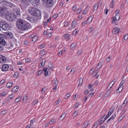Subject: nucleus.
I'll return each instance as SVG.
<instances>
[{
  "label": "nucleus",
  "mask_w": 128,
  "mask_h": 128,
  "mask_svg": "<svg viewBox=\"0 0 128 128\" xmlns=\"http://www.w3.org/2000/svg\"><path fill=\"white\" fill-rule=\"evenodd\" d=\"M0 26L4 30H8L10 28V26L8 23L2 20H1L0 21Z\"/></svg>",
  "instance_id": "f257e3e1"
},
{
  "label": "nucleus",
  "mask_w": 128,
  "mask_h": 128,
  "mask_svg": "<svg viewBox=\"0 0 128 128\" xmlns=\"http://www.w3.org/2000/svg\"><path fill=\"white\" fill-rule=\"evenodd\" d=\"M28 11L33 16H40V11L34 7L30 8Z\"/></svg>",
  "instance_id": "f03ea898"
},
{
  "label": "nucleus",
  "mask_w": 128,
  "mask_h": 128,
  "mask_svg": "<svg viewBox=\"0 0 128 128\" xmlns=\"http://www.w3.org/2000/svg\"><path fill=\"white\" fill-rule=\"evenodd\" d=\"M9 12V9L5 7H0V16H4L7 15L8 13Z\"/></svg>",
  "instance_id": "7ed1b4c3"
},
{
  "label": "nucleus",
  "mask_w": 128,
  "mask_h": 128,
  "mask_svg": "<svg viewBox=\"0 0 128 128\" xmlns=\"http://www.w3.org/2000/svg\"><path fill=\"white\" fill-rule=\"evenodd\" d=\"M7 14L6 16V18L8 20L12 21L16 18L15 14L13 13H9V12Z\"/></svg>",
  "instance_id": "20e7f679"
},
{
  "label": "nucleus",
  "mask_w": 128,
  "mask_h": 128,
  "mask_svg": "<svg viewBox=\"0 0 128 128\" xmlns=\"http://www.w3.org/2000/svg\"><path fill=\"white\" fill-rule=\"evenodd\" d=\"M29 28V26L28 24L24 23L22 24L18 29L20 30L24 31L27 30Z\"/></svg>",
  "instance_id": "39448f33"
},
{
  "label": "nucleus",
  "mask_w": 128,
  "mask_h": 128,
  "mask_svg": "<svg viewBox=\"0 0 128 128\" xmlns=\"http://www.w3.org/2000/svg\"><path fill=\"white\" fill-rule=\"evenodd\" d=\"M49 7H51L53 5L54 3L53 0H42Z\"/></svg>",
  "instance_id": "423d86ee"
},
{
  "label": "nucleus",
  "mask_w": 128,
  "mask_h": 128,
  "mask_svg": "<svg viewBox=\"0 0 128 128\" xmlns=\"http://www.w3.org/2000/svg\"><path fill=\"white\" fill-rule=\"evenodd\" d=\"M24 23V21L22 20L18 19L16 22V27L18 28L20 27V26H21Z\"/></svg>",
  "instance_id": "0eeeda50"
},
{
  "label": "nucleus",
  "mask_w": 128,
  "mask_h": 128,
  "mask_svg": "<svg viewBox=\"0 0 128 128\" xmlns=\"http://www.w3.org/2000/svg\"><path fill=\"white\" fill-rule=\"evenodd\" d=\"M6 57L4 56L1 55H0V62L4 63L6 61Z\"/></svg>",
  "instance_id": "6e6552de"
},
{
  "label": "nucleus",
  "mask_w": 128,
  "mask_h": 128,
  "mask_svg": "<svg viewBox=\"0 0 128 128\" xmlns=\"http://www.w3.org/2000/svg\"><path fill=\"white\" fill-rule=\"evenodd\" d=\"M9 68V66L8 64H4L2 66V70L3 71H6Z\"/></svg>",
  "instance_id": "1a4fd4ad"
},
{
  "label": "nucleus",
  "mask_w": 128,
  "mask_h": 128,
  "mask_svg": "<svg viewBox=\"0 0 128 128\" xmlns=\"http://www.w3.org/2000/svg\"><path fill=\"white\" fill-rule=\"evenodd\" d=\"M105 116V115H104L103 117L100 118L98 120L97 122H98V124H100V125H101L105 120H106L104 118Z\"/></svg>",
  "instance_id": "9d476101"
},
{
  "label": "nucleus",
  "mask_w": 128,
  "mask_h": 128,
  "mask_svg": "<svg viewBox=\"0 0 128 128\" xmlns=\"http://www.w3.org/2000/svg\"><path fill=\"white\" fill-rule=\"evenodd\" d=\"M31 37L32 38V41L35 42L37 40L38 38V36L35 34H34L31 35Z\"/></svg>",
  "instance_id": "9b49d317"
},
{
  "label": "nucleus",
  "mask_w": 128,
  "mask_h": 128,
  "mask_svg": "<svg viewBox=\"0 0 128 128\" xmlns=\"http://www.w3.org/2000/svg\"><path fill=\"white\" fill-rule=\"evenodd\" d=\"M40 16L35 15L34 16V17H32V22H33L36 21L39 19V16Z\"/></svg>",
  "instance_id": "f8f14e48"
},
{
  "label": "nucleus",
  "mask_w": 128,
  "mask_h": 128,
  "mask_svg": "<svg viewBox=\"0 0 128 128\" xmlns=\"http://www.w3.org/2000/svg\"><path fill=\"white\" fill-rule=\"evenodd\" d=\"M120 14H116L114 18H113V20L112 21V23H114V22L115 21L118 20L120 19Z\"/></svg>",
  "instance_id": "ddd939ff"
},
{
  "label": "nucleus",
  "mask_w": 128,
  "mask_h": 128,
  "mask_svg": "<svg viewBox=\"0 0 128 128\" xmlns=\"http://www.w3.org/2000/svg\"><path fill=\"white\" fill-rule=\"evenodd\" d=\"M120 31V29L117 28H115L112 30V32L114 34H116L118 33Z\"/></svg>",
  "instance_id": "4468645a"
},
{
  "label": "nucleus",
  "mask_w": 128,
  "mask_h": 128,
  "mask_svg": "<svg viewBox=\"0 0 128 128\" xmlns=\"http://www.w3.org/2000/svg\"><path fill=\"white\" fill-rule=\"evenodd\" d=\"M124 80H122L121 82L120 86L117 89V91L119 90L120 88H121V90H122L123 88V85L124 83Z\"/></svg>",
  "instance_id": "2eb2a0df"
},
{
  "label": "nucleus",
  "mask_w": 128,
  "mask_h": 128,
  "mask_svg": "<svg viewBox=\"0 0 128 128\" xmlns=\"http://www.w3.org/2000/svg\"><path fill=\"white\" fill-rule=\"evenodd\" d=\"M112 87H111L110 88H108V86L107 88V90H108L106 94H108L107 96H106V97H108V96L111 93L113 90V89H112Z\"/></svg>",
  "instance_id": "dca6fc26"
},
{
  "label": "nucleus",
  "mask_w": 128,
  "mask_h": 128,
  "mask_svg": "<svg viewBox=\"0 0 128 128\" xmlns=\"http://www.w3.org/2000/svg\"><path fill=\"white\" fill-rule=\"evenodd\" d=\"M116 79H114L110 83V84H109L108 86V88H110L111 87H112L114 85V82L116 81Z\"/></svg>",
  "instance_id": "f3484780"
},
{
  "label": "nucleus",
  "mask_w": 128,
  "mask_h": 128,
  "mask_svg": "<svg viewBox=\"0 0 128 128\" xmlns=\"http://www.w3.org/2000/svg\"><path fill=\"white\" fill-rule=\"evenodd\" d=\"M6 35L8 37L11 39H13L14 38L13 34L11 32H8L6 33Z\"/></svg>",
  "instance_id": "a211bd4d"
},
{
  "label": "nucleus",
  "mask_w": 128,
  "mask_h": 128,
  "mask_svg": "<svg viewBox=\"0 0 128 128\" xmlns=\"http://www.w3.org/2000/svg\"><path fill=\"white\" fill-rule=\"evenodd\" d=\"M43 72H44V74L46 76H47L48 75V71L49 70V69H48L47 68H44L43 70Z\"/></svg>",
  "instance_id": "6ab92c4d"
},
{
  "label": "nucleus",
  "mask_w": 128,
  "mask_h": 128,
  "mask_svg": "<svg viewBox=\"0 0 128 128\" xmlns=\"http://www.w3.org/2000/svg\"><path fill=\"white\" fill-rule=\"evenodd\" d=\"M0 44L2 45L5 46L6 44L5 40L3 39L0 37Z\"/></svg>",
  "instance_id": "aec40b11"
},
{
  "label": "nucleus",
  "mask_w": 128,
  "mask_h": 128,
  "mask_svg": "<svg viewBox=\"0 0 128 128\" xmlns=\"http://www.w3.org/2000/svg\"><path fill=\"white\" fill-rule=\"evenodd\" d=\"M114 110V108L112 107L110 109L108 113V116H110L113 113Z\"/></svg>",
  "instance_id": "412c9836"
},
{
  "label": "nucleus",
  "mask_w": 128,
  "mask_h": 128,
  "mask_svg": "<svg viewBox=\"0 0 128 128\" xmlns=\"http://www.w3.org/2000/svg\"><path fill=\"white\" fill-rule=\"evenodd\" d=\"M99 5V3H96L95 4L93 8V10L94 11H96L97 10Z\"/></svg>",
  "instance_id": "4be33fe9"
},
{
  "label": "nucleus",
  "mask_w": 128,
  "mask_h": 128,
  "mask_svg": "<svg viewBox=\"0 0 128 128\" xmlns=\"http://www.w3.org/2000/svg\"><path fill=\"white\" fill-rule=\"evenodd\" d=\"M7 4L8 6H9L10 7L14 8L15 7V6L14 5L12 4L11 3L8 2H7Z\"/></svg>",
  "instance_id": "5701e85b"
},
{
  "label": "nucleus",
  "mask_w": 128,
  "mask_h": 128,
  "mask_svg": "<svg viewBox=\"0 0 128 128\" xmlns=\"http://www.w3.org/2000/svg\"><path fill=\"white\" fill-rule=\"evenodd\" d=\"M116 116V114H114L107 121V122H108L110 121H112V120H113L114 119V118Z\"/></svg>",
  "instance_id": "b1692460"
},
{
  "label": "nucleus",
  "mask_w": 128,
  "mask_h": 128,
  "mask_svg": "<svg viewBox=\"0 0 128 128\" xmlns=\"http://www.w3.org/2000/svg\"><path fill=\"white\" fill-rule=\"evenodd\" d=\"M88 124V122H86L82 126V128H86L87 127Z\"/></svg>",
  "instance_id": "393cba45"
},
{
  "label": "nucleus",
  "mask_w": 128,
  "mask_h": 128,
  "mask_svg": "<svg viewBox=\"0 0 128 128\" xmlns=\"http://www.w3.org/2000/svg\"><path fill=\"white\" fill-rule=\"evenodd\" d=\"M20 16V11L19 9L18 8L16 10V18L17 17H19Z\"/></svg>",
  "instance_id": "a878e982"
},
{
  "label": "nucleus",
  "mask_w": 128,
  "mask_h": 128,
  "mask_svg": "<svg viewBox=\"0 0 128 128\" xmlns=\"http://www.w3.org/2000/svg\"><path fill=\"white\" fill-rule=\"evenodd\" d=\"M76 20H74V21L72 22V23L71 26L73 28H74L75 27L76 24Z\"/></svg>",
  "instance_id": "bb28decb"
},
{
  "label": "nucleus",
  "mask_w": 128,
  "mask_h": 128,
  "mask_svg": "<svg viewBox=\"0 0 128 128\" xmlns=\"http://www.w3.org/2000/svg\"><path fill=\"white\" fill-rule=\"evenodd\" d=\"M32 16H28L26 18V19L29 22H32Z\"/></svg>",
  "instance_id": "cd10ccee"
},
{
  "label": "nucleus",
  "mask_w": 128,
  "mask_h": 128,
  "mask_svg": "<svg viewBox=\"0 0 128 128\" xmlns=\"http://www.w3.org/2000/svg\"><path fill=\"white\" fill-rule=\"evenodd\" d=\"M30 2L31 3L32 5L34 6H38V4H37L33 0H32L31 2Z\"/></svg>",
  "instance_id": "c85d7f7f"
},
{
  "label": "nucleus",
  "mask_w": 128,
  "mask_h": 128,
  "mask_svg": "<svg viewBox=\"0 0 128 128\" xmlns=\"http://www.w3.org/2000/svg\"><path fill=\"white\" fill-rule=\"evenodd\" d=\"M53 82L55 85V86H57L58 84V82L56 79H54L53 80Z\"/></svg>",
  "instance_id": "c756f323"
},
{
  "label": "nucleus",
  "mask_w": 128,
  "mask_h": 128,
  "mask_svg": "<svg viewBox=\"0 0 128 128\" xmlns=\"http://www.w3.org/2000/svg\"><path fill=\"white\" fill-rule=\"evenodd\" d=\"M76 45V44L75 43H74L72 44L70 46V48L71 49H73L74 48H75Z\"/></svg>",
  "instance_id": "7c9ffc66"
},
{
  "label": "nucleus",
  "mask_w": 128,
  "mask_h": 128,
  "mask_svg": "<svg viewBox=\"0 0 128 128\" xmlns=\"http://www.w3.org/2000/svg\"><path fill=\"white\" fill-rule=\"evenodd\" d=\"M28 99V97L26 95H24L23 97L22 100L25 102Z\"/></svg>",
  "instance_id": "2f4dec72"
},
{
  "label": "nucleus",
  "mask_w": 128,
  "mask_h": 128,
  "mask_svg": "<svg viewBox=\"0 0 128 128\" xmlns=\"http://www.w3.org/2000/svg\"><path fill=\"white\" fill-rule=\"evenodd\" d=\"M56 122V120L55 119H52L49 122V123L52 125L54 124Z\"/></svg>",
  "instance_id": "473e14b6"
},
{
  "label": "nucleus",
  "mask_w": 128,
  "mask_h": 128,
  "mask_svg": "<svg viewBox=\"0 0 128 128\" xmlns=\"http://www.w3.org/2000/svg\"><path fill=\"white\" fill-rule=\"evenodd\" d=\"M98 124H99L98 122H96L93 125L92 127V128H96L98 126Z\"/></svg>",
  "instance_id": "72a5a7b5"
},
{
  "label": "nucleus",
  "mask_w": 128,
  "mask_h": 128,
  "mask_svg": "<svg viewBox=\"0 0 128 128\" xmlns=\"http://www.w3.org/2000/svg\"><path fill=\"white\" fill-rule=\"evenodd\" d=\"M12 83L11 82H9L6 85L7 86L8 88H10L12 86Z\"/></svg>",
  "instance_id": "f704fd0d"
},
{
  "label": "nucleus",
  "mask_w": 128,
  "mask_h": 128,
  "mask_svg": "<svg viewBox=\"0 0 128 128\" xmlns=\"http://www.w3.org/2000/svg\"><path fill=\"white\" fill-rule=\"evenodd\" d=\"M83 81V79H82V78H81L80 79L78 83V86H80L82 85Z\"/></svg>",
  "instance_id": "c9c22d12"
},
{
  "label": "nucleus",
  "mask_w": 128,
  "mask_h": 128,
  "mask_svg": "<svg viewBox=\"0 0 128 128\" xmlns=\"http://www.w3.org/2000/svg\"><path fill=\"white\" fill-rule=\"evenodd\" d=\"M46 53V52L44 50H42L40 52V54L41 55H44Z\"/></svg>",
  "instance_id": "e433bc0d"
},
{
  "label": "nucleus",
  "mask_w": 128,
  "mask_h": 128,
  "mask_svg": "<svg viewBox=\"0 0 128 128\" xmlns=\"http://www.w3.org/2000/svg\"><path fill=\"white\" fill-rule=\"evenodd\" d=\"M48 66L50 69H51L54 68L53 66L52 65V64L51 62L49 63L48 64Z\"/></svg>",
  "instance_id": "4c0bfd02"
},
{
  "label": "nucleus",
  "mask_w": 128,
  "mask_h": 128,
  "mask_svg": "<svg viewBox=\"0 0 128 128\" xmlns=\"http://www.w3.org/2000/svg\"><path fill=\"white\" fill-rule=\"evenodd\" d=\"M128 102V97L126 98L124 101V102L122 104V106H123V104H127Z\"/></svg>",
  "instance_id": "58836bf2"
},
{
  "label": "nucleus",
  "mask_w": 128,
  "mask_h": 128,
  "mask_svg": "<svg viewBox=\"0 0 128 128\" xmlns=\"http://www.w3.org/2000/svg\"><path fill=\"white\" fill-rule=\"evenodd\" d=\"M43 72V70H40L38 72V73L37 74V76H40V75Z\"/></svg>",
  "instance_id": "ea45409f"
},
{
  "label": "nucleus",
  "mask_w": 128,
  "mask_h": 128,
  "mask_svg": "<svg viewBox=\"0 0 128 128\" xmlns=\"http://www.w3.org/2000/svg\"><path fill=\"white\" fill-rule=\"evenodd\" d=\"M76 70V68H72V69L71 70L70 72L71 74H73L75 72V71Z\"/></svg>",
  "instance_id": "a19ab883"
},
{
  "label": "nucleus",
  "mask_w": 128,
  "mask_h": 128,
  "mask_svg": "<svg viewBox=\"0 0 128 128\" xmlns=\"http://www.w3.org/2000/svg\"><path fill=\"white\" fill-rule=\"evenodd\" d=\"M70 93H67L65 96V99H66L67 98L70 96Z\"/></svg>",
  "instance_id": "79ce46f5"
},
{
  "label": "nucleus",
  "mask_w": 128,
  "mask_h": 128,
  "mask_svg": "<svg viewBox=\"0 0 128 128\" xmlns=\"http://www.w3.org/2000/svg\"><path fill=\"white\" fill-rule=\"evenodd\" d=\"M48 17V15L47 14H45L44 17V20H46Z\"/></svg>",
  "instance_id": "37998d69"
},
{
  "label": "nucleus",
  "mask_w": 128,
  "mask_h": 128,
  "mask_svg": "<svg viewBox=\"0 0 128 128\" xmlns=\"http://www.w3.org/2000/svg\"><path fill=\"white\" fill-rule=\"evenodd\" d=\"M124 38L125 40H126L128 38V34H126L124 36Z\"/></svg>",
  "instance_id": "c03bdc74"
},
{
  "label": "nucleus",
  "mask_w": 128,
  "mask_h": 128,
  "mask_svg": "<svg viewBox=\"0 0 128 128\" xmlns=\"http://www.w3.org/2000/svg\"><path fill=\"white\" fill-rule=\"evenodd\" d=\"M98 68V66H96L95 68H92L90 71V73H92L96 69H97V68Z\"/></svg>",
  "instance_id": "a18cd8bd"
},
{
  "label": "nucleus",
  "mask_w": 128,
  "mask_h": 128,
  "mask_svg": "<svg viewBox=\"0 0 128 128\" xmlns=\"http://www.w3.org/2000/svg\"><path fill=\"white\" fill-rule=\"evenodd\" d=\"M114 1L112 0L111 2V4L110 5V7L112 8L113 7L114 5Z\"/></svg>",
  "instance_id": "49530a36"
},
{
  "label": "nucleus",
  "mask_w": 128,
  "mask_h": 128,
  "mask_svg": "<svg viewBox=\"0 0 128 128\" xmlns=\"http://www.w3.org/2000/svg\"><path fill=\"white\" fill-rule=\"evenodd\" d=\"M22 98V96H20L17 98H16V103L18 102L21 100Z\"/></svg>",
  "instance_id": "de8ad7c7"
},
{
  "label": "nucleus",
  "mask_w": 128,
  "mask_h": 128,
  "mask_svg": "<svg viewBox=\"0 0 128 128\" xmlns=\"http://www.w3.org/2000/svg\"><path fill=\"white\" fill-rule=\"evenodd\" d=\"M66 116V114L65 113H63L60 116V118H62V120H63L65 118Z\"/></svg>",
  "instance_id": "09e8293b"
},
{
  "label": "nucleus",
  "mask_w": 128,
  "mask_h": 128,
  "mask_svg": "<svg viewBox=\"0 0 128 128\" xmlns=\"http://www.w3.org/2000/svg\"><path fill=\"white\" fill-rule=\"evenodd\" d=\"M82 52V51L81 50H80L78 51V52L77 53V54L78 56H79V55H80Z\"/></svg>",
  "instance_id": "8fccbe9b"
},
{
  "label": "nucleus",
  "mask_w": 128,
  "mask_h": 128,
  "mask_svg": "<svg viewBox=\"0 0 128 128\" xmlns=\"http://www.w3.org/2000/svg\"><path fill=\"white\" fill-rule=\"evenodd\" d=\"M7 112V110H4L2 111L1 112L2 115L5 114Z\"/></svg>",
  "instance_id": "3c124183"
},
{
  "label": "nucleus",
  "mask_w": 128,
  "mask_h": 128,
  "mask_svg": "<svg viewBox=\"0 0 128 128\" xmlns=\"http://www.w3.org/2000/svg\"><path fill=\"white\" fill-rule=\"evenodd\" d=\"M96 70H97L94 73V74H95V75H94V76L98 74L100 70H99V69L98 68H97V69H96Z\"/></svg>",
  "instance_id": "603ef678"
},
{
  "label": "nucleus",
  "mask_w": 128,
  "mask_h": 128,
  "mask_svg": "<svg viewBox=\"0 0 128 128\" xmlns=\"http://www.w3.org/2000/svg\"><path fill=\"white\" fill-rule=\"evenodd\" d=\"M126 109H124L122 112L121 114H123L124 115H125L124 114V113L125 112H126Z\"/></svg>",
  "instance_id": "864d4df0"
},
{
  "label": "nucleus",
  "mask_w": 128,
  "mask_h": 128,
  "mask_svg": "<svg viewBox=\"0 0 128 128\" xmlns=\"http://www.w3.org/2000/svg\"><path fill=\"white\" fill-rule=\"evenodd\" d=\"M61 100L60 99H59L56 102L55 104L56 105H57L58 104L59 102H60Z\"/></svg>",
  "instance_id": "5fc2aeb1"
},
{
  "label": "nucleus",
  "mask_w": 128,
  "mask_h": 128,
  "mask_svg": "<svg viewBox=\"0 0 128 128\" xmlns=\"http://www.w3.org/2000/svg\"><path fill=\"white\" fill-rule=\"evenodd\" d=\"M14 96V94H12L11 95H10L8 97V98L9 99H12Z\"/></svg>",
  "instance_id": "6e6d98bb"
},
{
  "label": "nucleus",
  "mask_w": 128,
  "mask_h": 128,
  "mask_svg": "<svg viewBox=\"0 0 128 128\" xmlns=\"http://www.w3.org/2000/svg\"><path fill=\"white\" fill-rule=\"evenodd\" d=\"M78 110L76 111L74 114V116H76L78 114Z\"/></svg>",
  "instance_id": "4d7b16f0"
},
{
  "label": "nucleus",
  "mask_w": 128,
  "mask_h": 128,
  "mask_svg": "<svg viewBox=\"0 0 128 128\" xmlns=\"http://www.w3.org/2000/svg\"><path fill=\"white\" fill-rule=\"evenodd\" d=\"M46 88H43L41 90V92H42V93H44L46 92Z\"/></svg>",
  "instance_id": "13d9d810"
},
{
  "label": "nucleus",
  "mask_w": 128,
  "mask_h": 128,
  "mask_svg": "<svg viewBox=\"0 0 128 128\" xmlns=\"http://www.w3.org/2000/svg\"><path fill=\"white\" fill-rule=\"evenodd\" d=\"M45 46V45L44 44H42L40 45L39 46V48L40 49H42L44 48Z\"/></svg>",
  "instance_id": "bf43d9fd"
},
{
  "label": "nucleus",
  "mask_w": 128,
  "mask_h": 128,
  "mask_svg": "<svg viewBox=\"0 0 128 128\" xmlns=\"http://www.w3.org/2000/svg\"><path fill=\"white\" fill-rule=\"evenodd\" d=\"M38 101V100H35L33 101V102L32 105L34 106V105H35V104Z\"/></svg>",
  "instance_id": "052dcab7"
},
{
  "label": "nucleus",
  "mask_w": 128,
  "mask_h": 128,
  "mask_svg": "<svg viewBox=\"0 0 128 128\" xmlns=\"http://www.w3.org/2000/svg\"><path fill=\"white\" fill-rule=\"evenodd\" d=\"M102 64L101 62L99 63L97 65V66H99L98 68V69L100 68V67H101L102 66Z\"/></svg>",
  "instance_id": "680f3d73"
},
{
  "label": "nucleus",
  "mask_w": 128,
  "mask_h": 128,
  "mask_svg": "<svg viewBox=\"0 0 128 128\" xmlns=\"http://www.w3.org/2000/svg\"><path fill=\"white\" fill-rule=\"evenodd\" d=\"M93 30V28L92 27L91 28H90L89 29V30H88L89 32L90 33L92 32V31Z\"/></svg>",
  "instance_id": "e2e57ef3"
},
{
  "label": "nucleus",
  "mask_w": 128,
  "mask_h": 128,
  "mask_svg": "<svg viewBox=\"0 0 128 128\" xmlns=\"http://www.w3.org/2000/svg\"><path fill=\"white\" fill-rule=\"evenodd\" d=\"M111 58V57H110V56H109L106 58V61L108 62L110 60Z\"/></svg>",
  "instance_id": "0e129e2a"
},
{
  "label": "nucleus",
  "mask_w": 128,
  "mask_h": 128,
  "mask_svg": "<svg viewBox=\"0 0 128 128\" xmlns=\"http://www.w3.org/2000/svg\"><path fill=\"white\" fill-rule=\"evenodd\" d=\"M78 33V31L77 30H76V29L73 32V34H77Z\"/></svg>",
  "instance_id": "69168bd1"
},
{
  "label": "nucleus",
  "mask_w": 128,
  "mask_h": 128,
  "mask_svg": "<svg viewBox=\"0 0 128 128\" xmlns=\"http://www.w3.org/2000/svg\"><path fill=\"white\" fill-rule=\"evenodd\" d=\"M12 92H16V86H14L12 90Z\"/></svg>",
  "instance_id": "338daca9"
},
{
  "label": "nucleus",
  "mask_w": 128,
  "mask_h": 128,
  "mask_svg": "<svg viewBox=\"0 0 128 128\" xmlns=\"http://www.w3.org/2000/svg\"><path fill=\"white\" fill-rule=\"evenodd\" d=\"M69 36V35L68 34H66L64 36V38H65L66 39H67L68 38Z\"/></svg>",
  "instance_id": "774afa93"
}]
</instances>
